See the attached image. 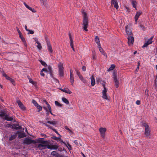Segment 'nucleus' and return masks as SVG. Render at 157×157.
Returning <instances> with one entry per match:
<instances>
[{
    "label": "nucleus",
    "instance_id": "1",
    "mask_svg": "<svg viewBox=\"0 0 157 157\" xmlns=\"http://www.w3.org/2000/svg\"><path fill=\"white\" fill-rule=\"evenodd\" d=\"M82 13L83 17V28L85 31H88L87 28L88 25V22L87 14L86 12L84 11H82Z\"/></svg>",
    "mask_w": 157,
    "mask_h": 157
},
{
    "label": "nucleus",
    "instance_id": "2",
    "mask_svg": "<svg viewBox=\"0 0 157 157\" xmlns=\"http://www.w3.org/2000/svg\"><path fill=\"white\" fill-rule=\"evenodd\" d=\"M142 125L145 127L144 135L145 137L151 138V137L150 134L151 130L148 125L145 123H143Z\"/></svg>",
    "mask_w": 157,
    "mask_h": 157
},
{
    "label": "nucleus",
    "instance_id": "3",
    "mask_svg": "<svg viewBox=\"0 0 157 157\" xmlns=\"http://www.w3.org/2000/svg\"><path fill=\"white\" fill-rule=\"evenodd\" d=\"M2 71L1 70V71L2 73L3 76L5 77L7 80H10L13 85H15V82L14 79L7 76V75L5 73L4 71H3L2 69Z\"/></svg>",
    "mask_w": 157,
    "mask_h": 157
},
{
    "label": "nucleus",
    "instance_id": "4",
    "mask_svg": "<svg viewBox=\"0 0 157 157\" xmlns=\"http://www.w3.org/2000/svg\"><path fill=\"white\" fill-rule=\"evenodd\" d=\"M58 66L59 72V75L60 76H63L64 75V72L63 63H60L58 64Z\"/></svg>",
    "mask_w": 157,
    "mask_h": 157
},
{
    "label": "nucleus",
    "instance_id": "5",
    "mask_svg": "<svg viewBox=\"0 0 157 157\" xmlns=\"http://www.w3.org/2000/svg\"><path fill=\"white\" fill-rule=\"evenodd\" d=\"M36 142L34 140H32L28 138H25L24 141L23 143L25 144L29 145L32 143L35 144Z\"/></svg>",
    "mask_w": 157,
    "mask_h": 157
},
{
    "label": "nucleus",
    "instance_id": "6",
    "mask_svg": "<svg viewBox=\"0 0 157 157\" xmlns=\"http://www.w3.org/2000/svg\"><path fill=\"white\" fill-rule=\"evenodd\" d=\"M102 84L104 88V90H102V97L103 98L107 100L108 98L106 95L107 89L105 88V83L103 82Z\"/></svg>",
    "mask_w": 157,
    "mask_h": 157
},
{
    "label": "nucleus",
    "instance_id": "7",
    "mask_svg": "<svg viewBox=\"0 0 157 157\" xmlns=\"http://www.w3.org/2000/svg\"><path fill=\"white\" fill-rule=\"evenodd\" d=\"M113 80L115 83V86L117 88L119 86V83L118 80L117 76V74L115 72L113 73Z\"/></svg>",
    "mask_w": 157,
    "mask_h": 157
},
{
    "label": "nucleus",
    "instance_id": "8",
    "mask_svg": "<svg viewBox=\"0 0 157 157\" xmlns=\"http://www.w3.org/2000/svg\"><path fill=\"white\" fill-rule=\"evenodd\" d=\"M70 81L71 83V85H73L74 82V75L73 74V71L71 69L70 70Z\"/></svg>",
    "mask_w": 157,
    "mask_h": 157
},
{
    "label": "nucleus",
    "instance_id": "9",
    "mask_svg": "<svg viewBox=\"0 0 157 157\" xmlns=\"http://www.w3.org/2000/svg\"><path fill=\"white\" fill-rule=\"evenodd\" d=\"M17 103L20 109L22 110H25V107L22 104V103L19 100H17Z\"/></svg>",
    "mask_w": 157,
    "mask_h": 157
},
{
    "label": "nucleus",
    "instance_id": "10",
    "mask_svg": "<svg viewBox=\"0 0 157 157\" xmlns=\"http://www.w3.org/2000/svg\"><path fill=\"white\" fill-rule=\"evenodd\" d=\"M125 32L126 34L128 36H131L132 35V33L131 30L128 28V25H126L125 26Z\"/></svg>",
    "mask_w": 157,
    "mask_h": 157
},
{
    "label": "nucleus",
    "instance_id": "11",
    "mask_svg": "<svg viewBox=\"0 0 157 157\" xmlns=\"http://www.w3.org/2000/svg\"><path fill=\"white\" fill-rule=\"evenodd\" d=\"M142 13V12L141 11H139L136 12V14L135 17V24H136L137 23L138 19L139 16Z\"/></svg>",
    "mask_w": 157,
    "mask_h": 157
},
{
    "label": "nucleus",
    "instance_id": "12",
    "mask_svg": "<svg viewBox=\"0 0 157 157\" xmlns=\"http://www.w3.org/2000/svg\"><path fill=\"white\" fill-rule=\"evenodd\" d=\"M59 147V146L56 144H54V145H50L49 144H48V147L47 148L48 149H54V150H56Z\"/></svg>",
    "mask_w": 157,
    "mask_h": 157
},
{
    "label": "nucleus",
    "instance_id": "13",
    "mask_svg": "<svg viewBox=\"0 0 157 157\" xmlns=\"http://www.w3.org/2000/svg\"><path fill=\"white\" fill-rule=\"evenodd\" d=\"M128 44L129 45L132 44L134 42V37L133 36H128Z\"/></svg>",
    "mask_w": 157,
    "mask_h": 157
},
{
    "label": "nucleus",
    "instance_id": "14",
    "mask_svg": "<svg viewBox=\"0 0 157 157\" xmlns=\"http://www.w3.org/2000/svg\"><path fill=\"white\" fill-rule=\"evenodd\" d=\"M37 147L38 148H39V150H42L47 148L48 144H39L38 145Z\"/></svg>",
    "mask_w": 157,
    "mask_h": 157
},
{
    "label": "nucleus",
    "instance_id": "15",
    "mask_svg": "<svg viewBox=\"0 0 157 157\" xmlns=\"http://www.w3.org/2000/svg\"><path fill=\"white\" fill-rule=\"evenodd\" d=\"M47 44L48 51L50 53H52L53 52V50L52 47L51 45L50 42L48 41H47Z\"/></svg>",
    "mask_w": 157,
    "mask_h": 157
},
{
    "label": "nucleus",
    "instance_id": "16",
    "mask_svg": "<svg viewBox=\"0 0 157 157\" xmlns=\"http://www.w3.org/2000/svg\"><path fill=\"white\" fill-rule=\"evenodd\" d=\"M105 128H99V130L102 136L103 137H104L105 132L106 131Z\"/></svg>",
    "mask_w": 157,
    "mask_h": 157
},
{
    "label": "nucleus",
    "instance_id": "17",
    "mask_svg": "<svg viewBox=\"0 0 157 157\" xmlns=\"http://www.w3.org/2000/svg\"><path fill=\"white\" fill-rule=\"evenodd\" d=\"M111 3L112 5H113L114 7L117 9L118 8V5L116 0H111Z\"/></svg>",
    "mask_w": 157,
    "mask_h": 157
},
{
    "label": "nucleus",
    "instance_id": "18",
    "mask_svg": "<svg viewBox=\"0 0 157 157\" xmlns=\"http://www.w3.org/2000/svg\"><path fill=\"white\" fill-rule=\"evenodd\" d=\"M17 133L19 134L18 138H23L26 136V135L25 134L24 132L21 133L19 132V131H17Z\"/></svg>",
    "mask_w": 157,
    "mask_h": 157
},
{
    "label": "nucleus",
    "instance_id": "19",
    "mask_svg": "<svg viewBox=\"0 0 157 157\" xmlns=\"http://www.w3.org/2000/svg\"><path fill=\"white\" fill-rule=\"evenodd\" d=\"M60 90L63 92H64L67 94H71L72 93L67 88H66L64 89L61 88Z\"/></svg>",
    "mask_w": 157,
    "mask_h": 157
},
{
    "label": "nucleus",
    "instance_id": "20",
    "mask_svg": "<svg viewBox=\"0 0 157 157\" xmlns=\"http://www.w3.org/2000/svg\"><path fill=\"white\" fill-rule=\"evenodd\" d=\"M48 72H49V74L50 75V76L52 77H53V71L52 70V67L50 66H48Z\"/></svg>",
    "mask_w": 157,
    "mask_h": 157
},
{
    "label": "nucleus",
    "instance_id": "21",
    "mask_svg": "<svg viewBox=\"0 0 157 157\" xmlns=\"http://www.w3.org/2000/svg\"><path fill=\"white\" fill-rule=\"evenodd\" d=\"M5 119L7 121H12L13 120V117H10L8 114H6L4 116Z\"/></svg>",
    "mask_w": 157,
    "mask_h": 157
},
{
    "label": "nucleus",
    "instance_id": "22",
    "mask_svg": "<svg viewBox=\"0 0 157 157\" xmlns=\"http://www.w3.org/2000/svg\"><path fill=\"white\" fill-rule=\"evenodd\" d=\"M13 127L16 130L21 129L22 128L21 126L16 124H13Z\"/></svg>",
    "mask_w": 157,
    "mask_h": 157
},
{
    "label": "nucleus",
    "instance_id": "23",
    "mask_svg": "<svg viewBox=\"0 0 157 157\" xmlns=\"http://www.w3.org/2000/svg\"><path fill=\"white\" fill-rule=\"evenodd\" d=\"M91 80V85L92 86H94L95 84V80L94 77L93 75H92L90 78Z\"/></svg>",
    "mask_w": 157,
    "mask_h": 157
},
{
    "label": "nucleus",
    "instance_id": "24",
    "mask_svg": "<svg viewBox=\"0 0 157 157\" xmlns=\"http://www.w3.org/2000/svg\"><path fill=\"white\" fill-rule=\"evenodd\" d=\"M98 47L99 48V50L100 52L103 54V55H104V56H105L106 55V54L105 53V52H104V50H103V49L101 47V45H98Z\"/></svg>",
    "mask_w": 157,
    "mask_h": 157
},
{
    "label": "nucleus",
    "instance_id": "25",
    "mask_svg": "<svg viewBox=\"0 0 157 157\" xmlns=\"http://www.w3.org/2000/svg\"><path fill=\"white\" fill-rule=\"evenodd\" d=\"M131 4L132 6L133 7L135 8L136 10H137L136 8L137 2L135 0H132L131 2Z\"/></svg>",
    "mask_w": 157,
    "mask_h": 157
},
{
    "label": "nucleus",
    "instance_id": "26",
    "mask_svg": "<svg viewBox=\"0 0 157 157\" xmlns=\"http://www.w3.org/2000/svg\"><path fill=\"white\" fill-rule=\"evenodd\" d=\"M94 40L98 46L101 45L100 43L99 39L98 36H96L95 37Z\"/></svg>",
    "mask_w": 157,
    "mask_h": 157
},
{
    "label": "nucleus",
    "instance_id": "27",
    "mask_svg": "<svg viewBox=\"0 0 157 157\" xmlns=\"http://www.w3.org/2000/svg\"><path fill=\"white\" fill-rule=\"evenodd\" d=\"M43 139V138H40L37 140V141L41 143L42 144H46L48 143V142L47 141H44L43 140H41L40 139Z\"/></svg>",
    "mask_w": 157,
    "mask_h": 157
},
{
    "label": "nucleus",
    "instance_id": "28",
    "mask_svg": "<svg viewBox=\"0 0 157 157\" xmlns=\"http://www.w3.org/2000/svg\"><path fill=\"white\" fill-rule=\"evenodd\" d=\"M51 155L54 157H57L59 154L56 151H53L51 152Z\"/></svg>",
    "mask_w": 157,
    "mask_h": 157
},
{
    "label": "nucleus",
    "instance_id": "29",
    "mask_svg": "<svg viewBox=\"0 0 157 157\" xmlns=\"http://www.w3.org/2000/svg\"><path fill=\"white\" fill-rule=\"evenodd\" d=\"M115 67V66L114 64H111L110 67L107 70V71H111L113 70Z\"/></svg>",
    "mask_w": 157,
    "mask_h": 157
},
{
    "label": "nucleus",
    "instance_id": "30",
    "mask_svg": "<svg viewBox=\"0 0 157 157\" xmlns=\"http://www.w3.org/2000/svg\"><path fill=\"white\" fill-rule=\"evenodd\" d=\"M17 136L16 134H14L13 135H12L9 138V140L12 141L14 139L17 137Z\"/></svg>",
    "mask_w": 157,
    "mask_h": 157
},
{
    "label": "nucleus",
    "instance_id": "31",
    "mask_svg": "<svg viewBox=\"0 0 157 157\" xmlns=\"http://www.w3.org/2000/svg\"><path fill=\"white\" fill-rule=\"evenodd\" d=\"M62 100L63 102L67 104H68L69 102L67 99L66 98L63 97L62 98Z\"/></svg>",
    "mask_w": 157,
    "mask_h": 157
},
{
    "label": "nucleus",
    "instance_id": "32",
    "mask_svg": "<svg viewBox=\"0 0 157 157\" xmlns=\"http://www.w3.org/2000/svg\"><path fill=\"white\" fill-rule=\"evenodd\" d=\"M55 103L56 106L60 107L62 106V105L59 102L57 101H55Z\"/></svg>",
    "mask_w": 157,
    "mask_h": 157
},
{
    "label": "nucleus",
    "instance_id": "33",
    "mask_svg": "<svg viewBox=\"0 0 157 157\" xmlns=\"http://www.w3.org/2000/svg\"><path fill=\"white\" fill-rule=\"evenodd\" d=\"M47 123L49 124H52L53 125H55L57 124L56 122L55 121H47Z\"/></svg>",
    "mask_w": 157,
    "mask_h": 157
},
{
    "label": "nucleus",
    "instance_id": "34",
    "mask_svg": "<svg viewBox=\"0 0 157 157\" xmlns=\"http://www.w3.org/2000/svg\"><path fill=\"white\" fill-rule=\"evenodd\" d=\"M153 38V36H151L149 39H148L147 41L146 42L148 43H149V44H151L152 43L153 41H152V39Z\"/></svg>",
    "mask_w": 157,
    "mask_h": 157
},
{
    "label": "nucleus",
    "instance_id": "35",
    "mask_svg": "<svg viewBox=\"0 0 157 157\" xmlns=\"http://www.w3.org/2000/svg\"><path fill=\"white\" fill-rule=\"evenodd\" d=\"M39 61L40 62L41 64L44 67H46V66H47V65L46 63L45 62L43 61L42 60H41V59L39 60Z\"/></svg>",
    "mask_w": 157,
    "mask_h": 157
},
{
    "label": "nucleus",
    "instance_id": "36",
    "mask_svg": "<svg viewBox=\"0 0 157 157\" xmlns=\"http://www.w3.org/2000/svg\"><path fill=\"white\" fill-rule=\"evenodd\" d=\"M36 108L38 109V112L42 110V107L39 105L38 104L36 105Z\"/></svg>",
    "mask_w": 157,
    "mask_h": 157
},
{
    "label": "nucleus",
    "instance_id": "37",
    "mask_svg": "<svg viewBox=\"0 0 157 157\" xmlns=\"http://www.w3.org/2000/svg\"><path fill=\"white\" fill-rule=\"evenodd\" d=\"M79 77V78L81 80V81L82 82L84 83L86 82V80L85 79H84L82 76V75H81V76H80Z\"/></svg>",
    "mask_w": 157,
    "mask_h": 157
},
{
    "label": "nucleus",
    "instance_id": "38",
    "mask_svg": "<svg viewBox=\"0 0 157 157\" xmlns=\"http://www.w3.org/2000/svg\"><path fill=\"white\" fill-rule=\"evenodd\" d=\"M26 8L28 9L29 10L32 11V12H35V10L34 9H33L31 7H29L28 5L26 6Z\"/></svg>",
    "mask_w": 157,
    "mask_h": 157
},
{
    "label": "nucleus",
    "instance_id": "39",
    "mask_svg": "<svg viewBox=\"0 0 157 157\" xmlns=\"http://www.w3.org/2000/svg\"><path fill=\"white\" fill-rule=\"evenodd\" d=\"M69 37L70 40V43L71 42H73V39H72V36H71V34L70 33H69Z\"/></svg>",
    "mask_w": 157,
    "mask_h": 157
},
{
    "label": "nucleus",
    "instance_id": "40",
    "mask_svg": "<svg viewBox=\"0 0 157 157\" xmlns=\"http://www.w3.org/2000/svg\"><path fill=\"white\" fill-rule=\"evenodd\" d=\"M37 48H38L40 50L41 49L42 47V46H41L40 43H37Z\"/></svg>",
    "mask_w": 157,
    "mask_h": 157
},
{
    "label": "nucleus",
    "instance_id": "41",
    "mask_svg": "<svg viewBox=\"0 0 157 157\" xmlns=\"http://www.w3.org/2000/svg\"><path fill=\"white\" fill-rule=\"evenodd\" d=\"M6 113L2 111H0V117H3L5 116Z\"/></svg>",
    "mask_w": 157,
    "mask_h": 157
},
{
    "label": "nucleus",
    "instance_id": "42",
    "mask_svg": "<svg viewBox=\"0 0 157 157\" xmlns=\"http://www.w3.org/2000/svg\"><path fill=\"white\" fill-rule=\"evenodd\" d=\"M45 103L46 104V105H47V108L48 109V110H50L51 108V106L50 105L48 104V102L47 101L45 102Z\"/></svg>",
    "mask_w": 157,
    "mask_h": 157
},
{
    "label": "nucleus",
    "instance_id": "43",
    "mask_svg": "<svg viewBox=\"0 0 157 157\" xmlns=\"http://www.w3.org/2000/svg\"><path fill=\"white\" fill-rule=\"evenodd\" d=\"M45 103L46 104V105H47V108L48 109V110H50L51 108V106L50 105L48 104V102L47 101L45 102Z\"/></svg>",
    "mask_w": 157,
    "mask_h": 157
},
{
    "label": "nucleus",
    "instance_id": "44",
    "mask_svg": "<svg viewBox=\"0 0 157 157\" xmlns=\"http://www.w3.org/2000/svg\"><path fill=\"white\" fill-rule=\"evenodd\" d=\"M45 103L46 104V105H47V108L48 109V110H50L51 108V106L50 105L48 104V102L47 101L45 102Z\"/></svg>",
    "mask_w": 157,
    "mask_h": 157
},
{
    "label": "nucleus",
    "instance_id": "45",
    "mask_svg": "<svg viewBox=\"0 0 157 157\" xmlns=\"http://www.w3.org/2000/svg\"><path fill=\"white\" fill-rule=\"evenodd\" d=\"M43 108L46 111L47 115H48L49 113H50V112H49L48 109L45 106H44Z\"/></svg>",
    "mask_w": 157,
    "mask_h": 157
},
{
    "label": "nucleus",
    "instance_id": "46",
    "mask_svg": "<svg viewBox=\"0 0 157 157\" xmlns=\"http://www.w3.org/2000/svg\"><path fill=\"white\" fill-rule=\"evenodd\" d=\"M92 59L94 60H95L97 58V56L95 53H93L92 55Z\"/></svg>",
    "mask_w": 157,
    "mask_h": 157
},
{
    "label": "nucleus",
    "instance_id": "47",
    "mask_svg": "<svg viewBox=\"0 0 157 157\" xmlns=\"http://www.w3.org/2000/svg\"><path fill=\"white\" fill-rule=\"evenodd\" d=\"M67 147L68 149L70 150L72 149V147L71 145L69 144V143H67Z\"/></svg>",
    "mask_w": 157,
    "mask_h": 157
},
{
    "label": "nucleus",
    "instance_id": "48",
    "mask_svg": "<svg viewBox=\"0 0 157 157\" xmlns=\"http://www.w3.org/2000/svg\"><path fill=\"white\" fill-rule=\"evenodd\" d=\"M139 27L142 28V29L144 30L145 29V26L142 24H140L139 25Z\"/></svg>",
    "mask_w": 157,
    "mask_h": 157
},
{
    "label": "nucleus",
    "instance_id": "49",
    "mask_svg": "<svg viewBox=\"0 0 157 157\" xmlns=\"http://www.w3.org/2000/svg\"><path fill=\"white\" fill-rule=\"evenodd\" d=\"M137 64H138V65H137V67L135 70V71H138L139 68V66L140 65V61H139L138 62Z\"/></svg>",
    "mask_w": 157,
    "mask_h": 157
},
{
    "label": "nucleus",
    "instance_id": "50",
    "mask_svg": "<svg viewBox=\"0 0 157 157\" xmlns=\"http://www.w3.org/2000/svg\"><path fill=\"white\" fill-rule=\"evenodd\" d=\"M32 103L35 106L38 104L37 102L34 99L32 100Z\"/></svg>",
    "mask_w": 157,
    "mask_h": 157
},
{
    "label": "nucleus",
    "instance_id": "51",
    "mask_svg": "<svg viewBox=\"0 0 157 157\" xmlns=\"http://www.w3.org/2000/svg\"><path fill=\"white\" fill-rule=\"evenodd\" d=\"M149 44V43H147L146 41L145 42V43L144 44V45L142 47L144 48V47H147L148 45Z\"/></svg>",
    "mask_w": 157,
    "mask_h": 157
},
{
    "label": "nucleus",
    "instance_id": "52",
    "mask_svg": "<svg viewBox=\"0 0 157 157\" xmlns=\"http://www.w3.org/2000/svg\"><path fill=\"white\" fill-rule=\"evenodd\" d=\"M59 141L60 142V143L63 144L66 147H67V144L65 142H64L63 141V140L61 138H60V139L59 140Z\"/></svg>",
    "mask_w": 157,
    "mask_h": 157
},
{
    "label": "nucleus",
    "instance_id": "53",
    "mask_svg": "<svg viewBox=\"0 0 157 157\" xmlns=\"http://www.w3.org/2000/svg\"><path fill=\"white\" fill-rule=\"evenodd\" d=\"M29 79V82L34 85L35 83V82H34L30 78Z\"/></svg>",
    "mask_w": 157,
    "mask_h": 157
},
{
    "label": "nucleus",
    "instance_id": "54",
    "mask_svg": "<svg viewBox=\"0 0 157 157\" xmlns=\"http://www.w3.org/2000/svg\"><path fill=\"white\" fill-rule=\"evenodd\" d=\"M70 46H71V48L73 49V51H74V48L73 42L70 43Z\"/></svg>",
    "mask_w": 157,
    "mask_h": 157
},
{
    "label": "nucleus",
    "instance_id": "55",
    "mask_svg": "<svg viewBox=\"0 0 157 157\" xmlns=\"http://www.w3.org/2000/svg\"><path fill=\"white\" fill-rule=\"evenodd\" d=\"M75 71H76V73H77V75H78V76L79 77L80 76H81V75H81L80 72L78 71L76 69Z\"/></svg>",
    "mask_w": 157,
    "mask_h": 157
},
{
    "label": "nucleus",
    "instance_id": "56",
    "mask_svg": "<svg viewBox=\"0 0 157 157\" xmlns=\"http://www.w3.org/2000/svg\"><path fill=\"white\" fill-rule=\"evenodd\" d=\"M19 37L21 40L22 41L24 40H25V39L22 36V35L21 34V35H19Z\"/></svg>",
    "mask_w": 157,
    "mask_h": 157
},
{
    "label": "nucleus",
    "instance_id": "57",
    "mask_svg": "<svg viewBox=\"0 0 157 157\" xmlns=\"http://www.w3.org/2000/svg\"><path fill=\"white\" fill-rule=\"evenodd\" d=\"M41 71H44V72H48V70H47V69H46V68H43L41 70Z\"/></svg>",
    "mask_w": 157,
    "mask_h": 157
},
{
    "label": "nucleus",
    "instance_id": "58",
    "mask_svg": "<svg viewBox=\"0 0 157 157\" xmlns=\"http://www.w3.org/2000/svg\"><path fill=\"white\" fill-rule=\"evenodd\" d=\"M60 138L59 137H57L56 136H54L53 137V139L56 140H59L60 139Z\"/></svg>",
    "mask_w": 157,
    "mask_h": 157
},
{
    "label": "nucleus",
    "instance_id": "59",
    "mask_svg": "<svg viewBox=\"0 0 157 157\" xmlns=\"http://www.w3.org/2000/svg\"><path fill=\"white\" fill-rule=\"evenodd\" d=\"M53 130L57 134H58V135H59L61 136L60 135L59 133L57 131V130L56 129L54 128L53 129Z\"/></svg>",
    "mask_w": 157,
    "mask_h": 157
},
{
    "label": "nucleus",
    "instance_id": "60",
    "mask_svg": "<svg viewBox=\"0 0 157 157\" xmlns=\"http://www.w3.org/2000/svg\"><path fill=\"white\" fill-rule=\"evenodd\" d=\"M45 125L47 126V127H48V128H51V129H52L53 130V129L54 128H53L51 126L49 125H48L47 124H45Z\"/></svg>",
    "mask_w": 157,
    "mask_h": 157
},
{
    "label": "nucleus",
    "instance_id": "61",
    "mask_svg": "<svg viewBox=\"0 0 157 157\" xmlns=\"http://www.w3.org/2000/svg\"><path fill=\"white\" fill-rule=\"evenodd\" d=\"M23 42V44L24 45V46H25V47H27V44H26V41H25V40H23L22 41Z\"/></svg>",
    "mask_w": 157,
    "mask_h": 157
},
{
    "label": "nucleus",
    "instance_id": "62",
    "mask_svg": "<svg viewBox=\"0 0 157 157\" xmlns=\"http://www.w3.org/2000/svg\"><path fill=\"white\" fill-rule=\"evenodd\" d=\"M73 142L76 145L78 146V144L77 140H75Z\"/></svg>",
    "mask_w": 157,
    "mask_h": 157
},
{
    "label": "nucleus",
    "instance_id": "63",
    "mask_svg": "<svg viewBox=\"0 0 157 157\" xmlns=\"http://www.w3.org/2000/svg\"><path fill=\"white\" fill-rule=\"evenodd\" d=\"M28 31L29 32V33H28L29 34L30 33V34H32L34 33V32L32 30H30L29 29V31Z\"/></svg>",
    "mask_w": 157,
    "mask_h": 157
},
{
    "label": "nucleus",
    "instance_id": "64",
    "mask_svg": "<svg viewBox=\"0 0 157 157\" xmlns=\"http://www.w3.org/2000/svg\"><path fill=\"white\" fill-rule=\"evenodd\" d=\"M82 70L83 71H86V67L85 66H83L82 67Z\"/></svg>",
    "mask_w": 157,
    "mask_h": 157
}]
</instances>
